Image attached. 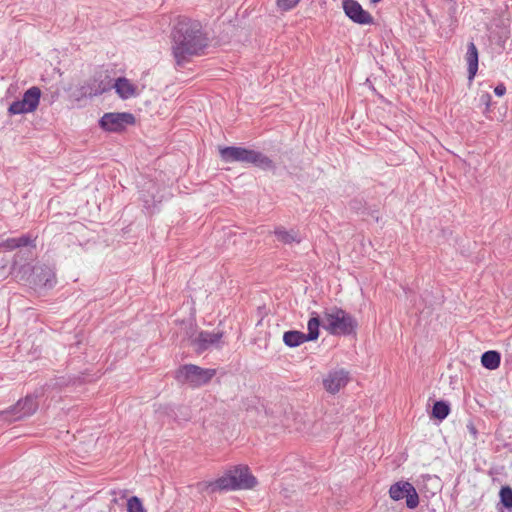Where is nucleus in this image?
Returning a JSON list of instances; mask_svg holds the SVG:
<instances>
[{"mask_svg": "<svg viewBox=\"0 0 512 512\" xmlns=\"http://www.w3.org/2000/svg\"><path fill=\"white\" fill-rule=\"evenodd\" d=\"M467 430L473 436L474 439L477 437L478 431L473 423L467 424Z\"/></svg>", "mask_w": 512, "mask_h": 512, "instance_id": "nucleus-26", "label": "nucleus"}, {"mask_svg": "<svg viewBox=\"0 0 512 512\" xmlns=\"http://www.w3.org/2000/svg\"><path fill=\"white\" fill-rule=\"evenodd\" d=\"M299 2L300 0H276V5L281 11H289Z\"/></svg>", "mask_w": 512, "mask_h": 512, "instance_id": "nucleus-24", "label": "nucleus"}, {"mask_svg": "<svg viewBox=\"0 0 512 512\" xmlns=\"http://www.w3.org/2000/svg\"><path fill=\"white\" fill-rule=\"evenodd\" d=\"M41 90L37 86H33L26 90L21 100L13 101L9 108V115H20L34 112L40 102Z\"/></svg>", "mask_w": 512, "mask_h": 512, "instance_id": "nucleus-8", "label": "nucleus"}, {"mask_svg": "<svg viewBox=\"0 0 512 512\" xmlns=\"http://www.w3.org/2000/svg\"><path fill=\"white\" fill-rule=\"evenodd\" d=\"M96 82L97 80L95 79L93 82V86L90 87V91L88 92L90 96L101 95L104 92H107L113 88L112 81L108 77H106L105 80H101L97 85Z\"/></svg>", "mask_w": 512, "mask_h": 512, "instance_id": "nucleus-21", "label": "nucleus"}, {"mask_svg": "<svg viewBox=\"0 0 512 512\" xmlns=\"http://www.w3.org/2000/svg\"><path fill=\"white\" fill-rule=\"evenodd\" d=\"M216 375V369L202 368L194 364L181 366L176 372V379L180 383H185L193 388H198L208 384Z\"/></svg>", "mask_w": 512, "mask_h": 512, "instance_id": "nucleus-5", "label": "nucleus"}, {"mask_svg": "<svg viewBox=\"0 0 512 512\" xmlns=\"http://www.w3.org/2000/svg\"><path fill=\"white\" fill-rule=\"evenodd\" d=\"M33 283L37 286L52 288L56 283L54 270L47 265L33 267Z\"/></svg>", "mask_w": 512, "mask_h": 512, "instance_id": "nucleus-14", "label": "nucleus"}, {"mask_svg": "<svg viewBox=\"0 0 512 512\" xmlns=\"http://www.w3.org/2000/svg\"><path fill=\"white\" fill-rule=\"evenodd\" d=\"M223 337L222 331H200L192 340V345L197 353H202L211 347H217Z\"/></svg>", "mask_w": 512, "mask_h": 512, "instance_id": "nucleus-12", "label": "nucleus"}, {"mask_svg": "<svg viewBox=\"0 0 512 512\" xmlns=\"http://www.w3.org/2000/svg\"><path fill=\"white\" fill-rule=\"evenodd\" d=\"M274 235L277 240L282 242L283 244H292V243H300L302 238L298 231L294 229L286 230L282 226H278L274 230Z\"/></svg>", "mask_w": 512, "mask_h": 512, "instance_id": "nucleus-17", "label": "nucleus"}, {"mask_svg": "<svg viewBox=\"0 0 512 512\" xmlns=\"http://www.w3.org/2000/svg\"><path fill=\"white\" fill-rule=\"evenodd\" d=\"M219 155L223 162L234 163L239 162L242 164H251L262 170H274V162L263 153L240 147V146H225L219 148Z\"/></svg>", "mask_w": 512, "mask_h": 512, "instance_id": "nucleus-4", "label": "nucleus"}, {"mask_svg": "<svg viewBox=\"0 0 512 512\" xmlns=\"http://www.w3.org/2000/svg\"><path fill=\"white\" fill-rule=\"evenodd\" d=\"M490 98H491V96H490L489 94H485V95H483V96L481 97V100H482V101H485V102L488 104V102H489Z\"/></svg>", "mask_w": 512, "mask_h": 512, "instance_id": "nucleus-27", "label": "nucleus"}, {"mask_svg": "<svg viewBox=\"0 0 512 512\" xmlns=\"http://www.w3.org/2000/svg\"><path fill=\"white\" fill-rule=\"evenodd\" d=\"M257 484L248 466L237 465L227 470L221 477L208 483L211 492L251 489Z\"/></svg>", "mask_w": 512, "mask_h": 512, "instance_id": "nucleus-2", "label": "nucleus"}, {"mask_svg": "<svg viewBox=\"0 0 512 512\" xmlns=\"http://www.w3.org/2000/svg\"><path fill=\"white\" fill-rule=\"evenodd\" d=\"M343 9L347 17L361 25L373 24V17L356 0H343Z\"/></svg>", "mask_w": 512, "mask_h": 512, "instance_id": "nucleus-11", "label": "nucleus"}, {"mask_svg": "<svg viewBox=\"0 0 512 512\" xmlns=\"http://www.w3.org/2000/svg\"><path fill=\"white\" fill-rule=\"evenodd\" d=\"M116 93L122 99H129L136 96V87L125 77H120L113 83Z\"/></svg>", "mask_w": 512, "mask_h": 512, "instance_id": "nucleus-15", "label": "nucleus"}, {"mask_svg": "<svg viewBox=\"0 0 512 512\" xmlns=\"http://www.w3.org/2000/svg\"><path fill=\"white\" fill-rule=\"evenodd\" d=\"M501 354L496 350H488L481 355V364L488 370H495L500 366Z\"/></svg>", "mask_w": 512, "mask_h": 512, "instance_id": "nucleus-18", "label": "nucleus"}, {"mask_svg": "<svg viewBox=\"0 0 512 512\" xmlns=\"http://www.w3.org/2000/svg\"><path fill=\"white\" fill-rule=\"evenodd\" d=\"M321 317L316 311L310 312V319L307 323L308 333L298 330L286 331L283 335V342L286 346L294 348L308 341H315L319 338Z\"/></svg>", "mask_w": 512, "mask_h": 512, "instance_id": "nucleus-6", "label": "nucleus"}, {"mask_svg": "<svg viewBox=\"0 0 512 512\" xmlns=\"http://www.w3.org/2000/svg\"><path fill=\"white\" fill-rule=\"evenodd\" d=\"M172 54L177 66H183L191 57L200 56L208 46V37L198 20L180 18L172 33Z\"/></svg>", "mask_w": 512, "mask_h": 512, "instance_id": "nucleus-1", "label": "nucleus"}, {"mask_svg": "<svg viewBox=\"0 0 512 512\" xmlns=\"http://www.w3.org/2000/svg\"><path fill=\"white\" fill-rule=\"evenodd\" d=\"M500 504L508 509H512V488L510 486H503L499 492Z\"/></svg>", "mask_w": 512, "mask_h": 512, "instance_id": "nucleus-22", "label": "nucleus"}, {"mask_svg": "<svg viewBox=\"0 0 512 512\" xmlns=\"http://www.w3.org/2000/svg\"><path fill=\"white\" fill-rule=\"evenodd\" d=\"M127 512H146L141 500L137 496H132L127 501Z\"/></svg>", "mask_w": 512, "mask_h": 512, "instance_id": "nucleus-23", "label": "nucleus"}, {"mask_svg": "<svg viewBox=\"0 0 512 512\" xmlns=\"http://www.w3.org/2000/svg\"><path fill=\"white\" fill-rule=\"evenodd\" d=\"M320 326L333 336H351L356 334L358 322L353 315L334 306L323 311Z\"/></svg>", "mask_w": 512, "mask_h": 512, "instance_id": "nucleus-3", "label": "nucleus"}, {"mask_svg": "<svg viewBox=\"0 0 512 512\" xmlns=\"http://www.w3.org/2000/svg\"><path fill=\"white\" fill-rule=\"evenodd\" d=\"M372 3H378L380 2L381 0H370Z\"/></svg>", "mask_w": 512, "mask_h": 512, "instance_id": "nucleus-28", "label": "nucleus"}, {"mask_svg": "<svg viewBox=\"0 0 512 512\" xmlns=\"http://www.w3.org/2000/svg\"><path fill=\"white\" fill-rule=\"evenodd\" d=\"M33 243V240L28 235H22L18 238H7L0 243V246L7 250H14L16 248L26 247Z\"/></svg>", "mask_w": 512, "mask_h": 512, "instance_id": "nucleus-19", "label": "nucleus"}, {"mask_svg": "<svg viewBox=\"0 0 512 512\" xmlns=\"http://www.w3.org/2000/svg\"><path fill=\"white\" fill-rule=\"evenodd\" d=\"M466 61L468 65L469 80H472L478 70V49L474 42L467 45Z\"/></svg>", "mask_w": 512, "mask_h": 512, "instance_id": "nucleus-16", "label": "nucleus"}, {"mask_svg": "<svg viewBox=\"0 0 512 512\" xmlns=\"http://www.w3.org/2000/svg\"><path fill=\"white\" fill-rule=\"evenodd\" d=\"M349 381V372L345 369H338L328 373L323 380L325 389L332 394L337 393Z\"/></svg>", "mask_w": 512, "mask_h": 512, "instance_id": "nucleus-13", "label": "nucleus"}, {"mask_svg": "<svg viewBox=\"0 0 512 512\" xmlns=\"http://www.w3.org/2000/svg\"><path fill=\"white\" fill-rule=\"evenodd\" d=\"M38 408L36 397L28 395L24 399L19 400L14 406L3 411L0 417L9 422L22 420L33 415Z\"/></svg>", "mask_w": 512, "mask_h": 512, "instance_id": "nucleus-7", "label": "nucleus"}, {"mask_svg": "<svg viewBox=\"0 0 512 512\" xmlns=\"http://www.w3.org/2000/svg\"><path fill=\"white\" fill-rule=\"evenodd\" d=\"M494 93L495 95H497L498 97H502L505 95L506 93V87L504 84H498L495 88H494Z\"/></svg>", "mask_w": 512, "mask_h": 512, "instance_id": "nucleus-25", "label": "nucleus"}, {"mask_svg": "<svg viewBox=\"0 0 512 512\" xmlns=\"http://www.w3.org/2000/svg\"><path fill=\"white\" fill-rule=\"evenodd\" d=\"M389 496L394 501L405 499L409 509H415L419 505V496L415 487L408 481H398L391 485Z\"/></svg>", "mask_w": 512, "mask_h": 512, "instance_id": "nucleus-10", "label": "nucleus"}, {"mask_svg": "<svg viewBox=\"0 0 512 512\" xmlns=\"http://www.w3.org/2000/svg\"><path fill=\"white\" fill-rule=\"evenodd\" d=\"M135 123V117L129 112L105 113L99 120L100 127L109 132H121Z\"/></svg>", "mask_w": 512, "mask_h": 512, "instance_id": "nucleus-9", "label": "nucleus"}, {"mask_svg": "<svg viewBox=\"0 0 512 512\" xmlns=\"http://www.w3.org/2000/svg\"><path fill=\"white\" fill-rule=\"evenodd\" d=\"M450 413V405L447 401L438 400L433 404L431 418L443 421Z\"/></svg>", "mask_w": 512, "mask_h": 512, "instance_id": "nucleus-20", "label": "nucleus"}]
</instances>
